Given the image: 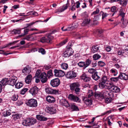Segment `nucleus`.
Listing matches in <instances>:
<instances>
[{"instance_id": "18", "label": "nucleus", "mask_w": 128, "mask_h": 128, "mask_svg": "<svg viewBox=\"0 0 128 128\" xmlns=\"http://www.w3.org/2000/svg\"><path fill=\"white\" fill-rule=\"evenodd\" d=\"M30 31V29L28 28H25L24 30V33L21 35H19L16 37V39H19V38H22L25 35L27 34Z\"/></svg>"}, {"instance_id": "6", "label": "nucleus", "mask_w": 128, "mask_h": 128, "mask_svg": "<svg viewBox=\"0 0 128 128\" xmlns=\"http://www.w3.org/2000/svg\"><path fill=\"white\" fill-rule=\"evenodd\" d=\"M26 104L27 106L33 108H36L38 106L37 100L33 98L28 100Z\"/></svg>"}, {"instance_id": "38", "label": "nucleus", "mask_w": 128, "mask_h": 128, "mask_svg": "<svg viewBox=\"0 0 128 128\" xmlns=\"http://www.w3.org/2000/svg\"><path fill=\"white\" fill-rule=\"evenodd\" d=\"M128 0H120V5L122 6L125 7L127 4Z\"/></svg>"}, {"instance_id": "51", "label": "nucleus", "mask_w": 128, "mask_h": 128, "mask_svg": "<svg viewBox=\"0 0 128 128\" xmlns=\"http://www.w3.org/2000/svg\"><path fill=\"white\" fill-rule=\"evenodd\" d=\"M18 96L16 95H13L12 97V100L13 101H16L18 99Z\"/></svg>"}, {"instance_id": "3", "label": "nucleus", "mask_w": 128, "mask_h": 128, "mask_svg": "<svg viewBox=\"0 0 128 128\" xmlns=\"http://www.w3.org/2000/svg\"><path fill=\"white\" fill-rule=\"evenodd\" d=\"M88 98H85L83 99L84 102L88 106H90L92 103V99L90 98L93 95L92 90H89L87 93Z\"/></svg>"}, {"instance_id": "30", "label": "nucleus", "mask_w": 128, "mask_h": 128, "mask_svg": "<svg viewBox=\"0 0 128 128\" xmlns=\"http://www.w3.org/2000/svg\"><path fill=\"white\" fill-rule=\"evenodd\" d=\"M18 40L17 41H14V42H13L10 43H8V44H7L4 45V46H2L0 47V48H1V49H3V48H4L7 47L9 45H11L12 44H14L16 43L17 42H18Z\"/></svg>"}, {"instance_id": "29", "label": "nucleus", "mask_w": 128, "mask_h": 128, "mask_svg": "<svg viewBox=\"0 0 128 128\" xmlns=\"http://www.w3.org/2000/svg\"><path fill=\"white\" fill-rule=\"evenodd\" d=\"M90 19L88 18L85 19L82 24V26H84L87 25L90 23Z\"/></svg>"}, {"instance_id": "16", "label": "nucleus", "mask_w": 128, "mask_h": 128, "mask_svg": "<svg viewBox=\"0 0 128 128\" xmlns=\"http://www.w3.org/2000/svg\"><path fill=\"white\" fill-rule=\"evenodd\" d=\"M46 101L49 103H54L56 101V99L53 96H48L46 98Z\"/></svg>"}, {"instance_id": "31", "label": "nucleus", "mask_w": 128, "mask_h": 128, "mask_svg": "<svg viewBox=\"0 0 128 128\" xmlns=\"http://www.w3.org/2000/svg\"><path fill=\"white\" fill-rule=\"evenodd\" d=\"M11 114V110H6L4 112L3 116L4 117H6L10 116Z\"/></svg>"}, {"instance_id": "22", "label": "nucleus", "mask_w": 128, "mask_h": 128, "mask_svg": "<svg viewBox=\"0 0 128 128\" xmlns=\"http://www.w3.org/2000/svg\"><path fill=\"white\" fill-rule=\"evenodd\" d=\"M36 118L39 120L42 121H46L47 120V118L44 117L40 115H37L36 116Z\"/></svg>"}, {"instance_id": "50", "label": "nucleus", "mask_w": 128, "mask_h": 128, "mask_svg": "<svg viewBox=\"0 0 128 128\" xmlns=\"http://www.w3.org/2000/svg\"><path fill=\"white\" fill-rule=\"evenodd\" d=\"M81 16L83 18H86L88 17V15L87 12H85L81 14Z\"/></svg>"}, {"instance_id": "8", "label": "nucleus", "mask_w": 128, "mask_h": 128, "mask_svg": "<svg viewBox=\"0 0 128 128\" xmlns=\"http://www.w3.org/2000/svg\"><path fill=\"white\" fill-rule=\"evenodd\" d=\"M126 13L123 11L121 10L120 9V17H122L121 19V22H120V27L122 28H125L126 26V20L124 19L125 15Z\"/></svg>"}, {"instance_id": "63", "label": "nucleus", "mask_w": 128, "mask_h": 128, "mask_svg": "<svg viewBox=\"0 0 128 128\" xmlns=\"http://www.w3.org/2000/svg\"><path fill=\"white\" fill-rule=\"evenodd\" d=\"M75 4L74 3V4L72 7L71 8H70V10H72V11H74L75 10L76 8Z\"/></svg>"}, {"instance_id": "57", "label": "nucleus", "mask_w": 128, "mask_h": 128, "mask_svg": "<svg viewBox=\"0 0 128 128\" xmlns=\"http://www.w3.org/2000/svg\"><path fill=\"white\" fill-rule=\"evenodd\" d=\"M32 36V34L29 35L25 37H23V39L24 40H28L29 39L31 38Z\"/></svg>"}, {"instance_id": "54", "label": "nucleus", "mask_w": 128, "mask_h": 128, "mask_svg": "<svg viewBox=\"0 0 128 128\" xmlns=\"http://www.w3.org/2000/svg\"><path fill=\"white\" fill-rule=\"evenodd\" d=\"M108 124L109 126H111L112 124V123L111 122V121L112 120V119L111 117L109 116L108 118Z\"/></svg>"}, {"instance_id": "5", "label": "nucleus", "mask_w": 128, "mask_h": 128, "mask_svg": "<svg viewBox=\"0 0 128 128\" xmlns=\"http://www.w3.org/2000/svg\"><path fill=\"white\" fill-rule=\"evenodd\" d=\"M80 86L79 83L78 82L71 84L70 85V89L72 91H74L76 94L80 91V89L79 88Z\"/></svg>"}, {"instance_id": "17", "label": "nucleus", "mask_w": 128, "mask_h": 128, "mask_svg": "<svg viewBox=\"0 0 128 128\" xmlns=\"http://www.w3.org/2000/svg\"><path fill=\"white\" fill-rule=\"evenodd\" d=\"M31 68L29 66H27L22 70L23 73L29 74L31 72Z\"/></svg>"}, {"instance_id": "33", "label": "nucleus", "mask_w": 128, "mask_h": 128, "mask_svg": "<svg viewBox=\"0 0 128 128\" xmlns=\"http://www.w3.org/2000/svg\"><path fill=\"white\" fill-rule=\"evenodd\" d=\"M13 118L15 120L20 119L21 117V114H16L12 116Z\"/></svg>"}, {"instance_id": "53", "label": "nucleus", "mask_w": 128, "mask_h": 128, "mask_svg": "<svg viewBox=\"0 0 128 128\" xmlns=\"http://www.w3.org/2000/svg\"><path fill=\"white\" fill-rule=\"evenodd\" d=\"M96 70L93 68L90 69L88 70V72L91 74H93L95 72Z\"/></svg>"}, {"instance_id": "59", "label": "nucleus", "mask_w": 128, "mask_h": 128, "mask_svg": "<svg viewBox=\"0 0 128 128\" xmlns=\"http://www.w3.org/2000/svg\"><path fill=\"white\" fill-rule=\"evenodd\" d=\"M67 42V40H63L58 44V45H59L60 46H61L65 44Z\"/></svg>"}, {"instance_id": "48", "label": "nucleus", "mask_w": 128, "mask_h": 128, "mask_svg": "<svg viewBox=\"0 0 128 128\" xmlns=\"http://www.w3.org/2000/svg\"><path fill=\"white\" fill-rule=\"evenodd\" d=\"M28 90V89L27 88H24L22 89L20 92V94L24 95L25 93H26V92H27Z\"/></svg>"}, {"instance_id": "14", "label": "nucleus", "mask_w": 128, "mask_h": 128, "mask_svg": "<svg viewBox=\"0 0 128 128\" xmlns=\"http://www.w3.org/2000/svg\"><path fill=\"white\" fill-rule=\"evenodd\" d=\"M68 98L70 100L74 102H79L80 99L78 97L72 94L69 95Z\"/></svg>"}, {"instance_id": "52", "label": "nucleus", "mask_w": 128, "mask_h": 128, "mask_svg": "<svg viewBox=\"0 0 128 128\" xmlns=\"http://www.w3.org/2000/svg\"><path fill=\"white\" fill-rule=\"evenodd\" d=\"M99 11L100 10L99 9L97 8H96V11H94L91 14V15L92 16L93 15H95L96 14H98L99 13Z\"/></svg>"}, {"instance_id": "25", "label": "nucleus", "mask_w": 128, "mask_h": 128, "mask_svg": "<svg viewBox=\"0 0 128 128\" xmlns=\"http://www.w3.org/2000/svg\"><path fill=\"white\" fill-rule=\"evenodd\" d=\"M99 50V48L97 46H92L91 49V51L93 53L98 52Z\"/></svg>"}, {"instance_id": "10", "label": "nucleus", "mask_w": 128, "mask_h": 128, "mask_svg": "<svg viewBox=\"0 0 128 128\" xmlns=\"http://www.w3.org/2000/svg\"><path fill=\"white\" fill-rule=\"evenodd\" d=\"M60 83V80L58 78H55L51 80L50 82V85L53 87L58 86Z\"/></svg>"}, {"instance_id": "26", "label": "nucleus", "mask_w": 128, "mask_h": 128, "mask_svg": "<svg viewBox=\"0 0 128 128\" xmlns=\"http://www.w3.org/2000/svg\"><path fill=\"white\" fill-rule=\"evenodd\" d=\"M48 112L51 114H53L55 113L56 112V110L52 107H48Z\"/></svg>"}, {"instance_id": "9", "label": "nucleus", "mask_w": 128, "mask_h": 128, "mask_svg": "<svg viewBox=\"0 0 128 128\" xmlns=\"http://www.w3.org/2000/svg\"><path fill=\"white\" fill-rule=\"evenodd\" d=\"M39 90V88L35 86L32 88L29 92L32 96H35L38 94Z\"/></svg>"}, {"instance_id": "44", "label": "nucleus", "mask_w": 128, "mask_h": 128, "mask_svg": "<svg viewBox=\"0 0 128 128\" xmlns=\"http://www.w3.org/2000/svg\"><path fill=\"white\" fill-rule=\"evenodd\" d=\"M30 125H32L34 124H35L36 121V119L34 118H31V119L30 118Z\"/></svg>"}, {"instance_id": "47", "label": "nucleus", "mask_w": 128, "mask_h": 128, "mask_svg": "<svg viewBox=\"0 0 128 128\" xmlns=\"http://www.w3.org/2000/svg\"><path fill=\"white\" fill-rule=\"evenodd\" d=\"M91 62V61L89 59L86 60V61L85 62V64L86 65V67H87Z\"/></svg>"}, {"instance_id": "13", "label": "nucleus", "mask_w": 128, "mask_h": 128, "mask_svg": "<svg viewBox=\"0 0 128 128\" xmlns=\"http://www.w3.org/2000/svg\"><path fill=\"white\" fill-rule=\"evenodd\" d=\"M17 80V78L15 76L11 77L9 78L8 81V84L9 85L12 86H14L16 83Z\"/></svg>"}, {"instance_id": "24", "label": "nucleus", "mask_w": 128, "mask_h": 128, "mask_svg": "<svg viewBox=\"0 0 128 128\" xmlns=\"http://www.w3.org/2000/svg\"><path fill=\"white\" fill-rule=\"evenodd\" d=\"M30 118H28L26 120H24L23 121L22 124L25 126H30Z\"/></svg>"}, {"instance_id": "46", "label": "nucleus", "mask_w": 128, "mask_h": 128, "mask_svg": "<svg viewBox=\"0 0 128 128\" xmlns=\"http://www.w3.org/2000/svg\"><path fill=\"white\" fill-rule=\"evenodd\" d=\"M53 76V74L52 72V70H50L48 72L47 76L48 78H50L51 76Z\"/></svg>"}, {"instance_id": "56", "label": "nucleus", "mask_w": 128, "mask_h": 128, "mask_svg": "<svg viewBox=\"0 0 128 128\" xmlns=\"http://www.w3.org/2000/svg\"><path fill=\"white\" fill-rule=\"evenodd\" d=\"M40 42L43 43H46L51 44L52 43V40H40Z\"/></svg>"}, {"instance_id": "60", "label": "nucleus", "mask_w": 128, "mask_h": 128, "mask_svg": "<svg viewBox=\"0 0 128 128\" xmlns=\"http://www.w3.org/2000/svg\"><path fill=\"white\" fill-rule=\"evenodd\" d=\"M52 34H50V33H49L48 35H47L46 36L50 39V40H51L53 39V37L51 35Z\"/></svg>"}, {"instance_id": "27", "label": "nucleus", "mask_w": 128, "mask_h": 128, "mask_svg": "<svg viewBox=\"0 0 128 128\" xmlns=\"http://www.w3.org/2000/svg\"><path fill=\"white\" fill-rule=\"evenodd\" d=\"M0 84H1L2 86H5L7 84H8V81L6 78L3 79L0 81Z\"/></svg>"}, {"instance_id": "40", "label": "nucleus", "mask_w": 128, "mask_h": 128, "mask_svg": "<svg viewBox=\"0 0 128 128\" xmlns=\"http://www.w3.org/2000/svg\"><path fill=\"white\" fill-rule=\"evenodd\" d=\"M70 107L71 108L72 110L73 111H78L79 110L78 107L74 104H72Z\"/></svg>"}, {"instance_id": "49", "label": "nucleus", "mask_w": 128, "mask_h": 128, "mask_svg": "<svg viewBox=\"0 0 128 128\" xmlns=\"http://www.w3.org/2000/svg\"><path fill=\"white\" fill-rule=\"evenodd\" d=\"M120 77V74L119 75L118 77L112 78H110V80L112 81L116 82L118 81V78Z\"/></svg>"}, {"instance_id": "41", "label": "nucleus", "mask_w": 128, "mask_h": 128, "mask_svg": "<svg viewBox=\"0 0 128 128\" xmlns=\"http://www.w3.org/2000/svg\"><path fill=\"white\" fill-rule=\"evenodd\" d=\"M62 68L64 70H66L68 68V65L67 64L63 63L61 64Z\"/></svg>"}, {"instance_id": "15", "label": "nucleus", "mask_w": 128, "mask_h": 128, "mask_svg": "<svg viewBox=\"0 0 128 128\" xmlns=\"http://www.w3.org/2000/svg\"><path fill=\"white\" fill-rule=\"evenodd\" d=\"M81 80H83L84 82H88L90 81V77L88 76L85 73H83L80 76Z\"/></svg>"}, {"instance_id": "34", "label": "nucleus", "mask_w": 128, "mask_h": 128, "mask_svg": "<svg viewBox=\"0 0 128 128\" xmlns=\"http://www.w3.org/2000/svg\"><path fill=\"white\" fill-rule=\"evenodd\" d=\"M21 31L20 28L16 29L13 30L12 32H13L14 34H19L20 33Z\"/></svg>"}, {"instance_id": "12", "label": "nucleus", "mask_w": 128, "mask_h": 128, "mask_svg": "<svg viewBox=\"0 0 128 128\" xmlns=\"http://www.w3.org/2000/svg\"><path fill=\"white\" fill-rule=\"evenodd\" d=\"M54 76L58 77H62L65 74L64 72L61 70L55 69L54 70Z\"/></svg>"}, {"instance_id": "2", "label": "nucleus", "mask_w": 128, "mask_h": 128, "mask_svg": "<svg viewBox=\"0 0 128 128\" xmlns=\"http://www.w3.org/2000/svg\"><path fill=\"white\" fill-rule=\"evenodd\" d=\"M35 76L37 78L40 79L42 83L46 82L47 80L46 73L45 72L41 73V71L39 70H37Z\"/></svg>"}, {"instance_id": "64", "label": "nucleus", "mask_w": 128, "mask_h": 128, "mask_svg": "<svg viewBox=\"0 0 128 128\" xmlns=\"http://www.w3.org/2000/svg\"><path fill=\"white\" fill-rule=\"evenodd\" d=\"M116 8L115 6H113L110 9L111 11L112 12H116Z\"/></svg>"}, {"instance_id": "20", "label": "nucleus", "mask_w": 128, "mask_h": 128, "mask_svg": "<svg viewBox=\"0 0 128 128\" xmlns=\"http://www.w3.org/2000/svg\"><path fill=\"white\" fill-rule=\"evenodd\" d=\"M110 95L109 93L108 92H105L104 93V94H99L100 99L101 98L102 99H103L105 97H107Z\"/></svg>"}, {"instance_id": "62", "label": "nucleus", "mask_w": 128, "mask_h": 128, "mask_svg": "<svg viewBox=\"0 0 128 128\" xmlns=\"http://www.w3.org/2000/svg\"><path fill=\"white\" fill-rule=\"evenodd\" d=\"M102 12V19H103L106 17L107 16V15H108L106 13H104L102 12Z\"/></svg>"}, {"instance_id": "7", "label": "nucleus", "mask_w": 128, "mask_h": 128, "mask_svg": "<svg viewBox=\"0 0 128 128\" xmlns=\"http://www.w3.org/2000/svg\"><path fill=\"white\" fill-rule=\"evenodd\" d=\"M74 53V51L71 47L67 48L65 51L64 52L63 56L64 58L68 57Z\"/></svg>"}, {"instance_id": "36", "label": "nucleus", "mask_w": 128, "mask_h": 128, "mask_svg": "<svg viewBox=\"0 0 128 128\" xmlns=\"http://www.w3.org/2000/svg\"><path fill=\"white\" fill-rule=\"evenodd\" d=\"M62 105L65 106L66 107H68L70 106L69 104L67 101L65 100H62Z\"/></svg>"}, {"instance_id": "19", "label": "nucleus", "mask_w": 128, "mask_h": 128, "mask_svg": "<svg viewBox=\"0 0 128 128\" xmlns=\"http://www.w3.org/2000/svg\"><path fill=\"white\" fill-rule=\"evenodd\" d=\"M68 7V6H67V4H66V6H63L62 8H59L57 10V11L55 12V13L59 14V13L67 9Z\"/></svg>"}, {"instance_id": "4", "label": "nucleus", "mask_w": 128, "mask_h": 128, "mask_svg": "<svg viewBox=\"0 0 128 128\" xmlns=\"http://www.w3.org/2000/svg\"><path fill=\"white\" fill-rule=\"evenodd\" d=\"M45 91L48 94H61L60 92L58 90H54L50 87H47L45 89Z\"/></svg>"}, {"instance_id": "23", "label": "nucleus", "mask_w": 128, "mask_h": 128, "mask_svg": "<svg viewBox=\"0 0 128 128\" xmlns=\"http://www.w3.org/2000/svg\"><path fill=\"white\" fill-rule=\"evenodd\" d=\"M98 72H96L94 73L92 75V78L96 81L98 80L100 78V77L98 74Z\"/></svg>"}, {"instance_id": "39", "label": "nucleus", "mask_w": 128, "mask_h": 128, "mask_svg": "<svg viewBox=\"0 0 128 128\" xmlns=\"http://www.w3.org/2000/svg\"><path fill=\"white\" fill-rule=\"evenodd\" d=\"M103 32V30H102L97 29L96 30V32L98 34V36L99 37H102V34Z\"/></svg>"}, {"instance_id": "42", "label": "nucleus", "mask_w": 128, "mask_h": 128, "mask_svg": "<svg viewBox=\"0 0 128 128\" xmlns=\"http://www.w3.org/2000/svg\"><path fill=\"white\" fill-rule=\"evenodd\" d=\"M101 56L97 54L94 55L93 56V58L94 60H97L101 58Z\"/></svg>"}, {"instance_id": "32", "label": "nucleus", "mask_w": 128, "mask_h": 128, "mask_svg": "<svg viewBox=\"0 0 128 128\" xmlns=\"http://www.w3.org/2000/svg\"><path fill=\"white\" fill-rule=\"evenodd\" d=\"M120 78L126 80L128 79V75L125 74H122L120 72Z\"/></svg>"}, {"instance_id": "61", "label": "nucleus", "mask_w": 128, "mask_h": 128, "mask_svg": "<svg viewBox=\"0 0 128 128\" xmlns=\"http://www.w3.org/2000/svg\"><path fill=\"white\" fill-rule=\"evenodd\" d=\"M99 15H96L94 16V20L95 21H96L98 20L99 19Z\"/></svg>"}, {"instance_id": "21", "label": "nucleus", "mask_w": 128, "mask_h": 128, "mask_svg": "<svg viewBox=\"0 0 128 128\" xmlns=\"http://www.w3.org/2000/svg\"><path fill=\"white\" fill-rule=\"evenodd\" d=\"M32 76L30 74L25 79V82L27 84H29L31 82Z\"/></svg>"}, {"instance_id": "43", "label": "nucleus", "mask_w": 128, "mask_h": 128, "mask_svg": "<svg viewBox=\"0 0 128 128\" xmlns=\"http://www.w3.org/2000/svg\"><path fill=\"white\" fill-rule=\"evenodd\" d=\"M23 85V84L21 82H17L15 85V86L16 88H20Z\"/></svg>"}, {"instance_id": "35", "label": "nucleus", "mask_w": 128, "mask_h": 128, "mask_svg": "<svg viewBox=\"0 0 128 128\" xmlns=\"http://www.w3.org/2000/svg\"><path fill=\"white\" fill-rule=\"evenodd\" d=\"M104 98L105 102L107 104L110 103L112 100V98L110 97H105Z\"/></svg>"}, {"instance_id": "45", "label": "nucleus", "mask_w": 128, "mask_h": 128, "mask_svg": "<svg viewBox=\"0 0 128 128\" xmlns=\"http://www.w3.org/2000/svg\"><path fill=\"white\" fill-rule=\"evenodd\" d=\"M98 64L99 66L101 67H103L106 65V64L104 62L101 61L98 62Z\"/></svg>"}, {"instance_id": "1", "label": "nucleus", "mask_w": 128, "mask_h": 128, "mask_svg": "<svg viewBox=\"0 0 128 128\" xmlns=\"http://www.w3.org/2000/svg\"><path fill=\"white\" fill-rule=\"evenodd\" d=\"M99 87L101 89L108 88L112 89L114 86L113 84L109 82L106 76H103L99 80Z\"/></svg>"}, {"instance_id": "58", "label": "nucleus", "mask_w": 128, "mask_h": 128, "mask_svg": "<svg viewBox=\"0 0 128 128\" xmlns=\"http://www.w3.org/2000/svg\"><path fill=\"white\" fill-rule=\"evenodd\" d=\"M110 71L113 74L114 76H116V75L117 72L114 69H112Z\"/></svg>"}, {"instance_id": "55", "label": "nucleus", "mask_w": 128, "mask_h": 128, "mask_svg": "<svg viewBox=\"0 0 128 128\" xmlns=\"http://www.w3.org/2000/svg\"><path fill=\"white\" fill-rule=\"evenodd\" d=\"M38 52H39L41 53L42 54H45L46 53L44 50L42 48L39 49Z\"/></svg>"}, {"instance_id": "28", "label": "nucleus", "mask_w": 128, "mask_h": 128, "mask_svg": "<svg viewBox=\"0 0 128 128\" xmlns=\"http://www.w3.org/2000/svg\"><path fill=\"white\" fill-rule=\"evenodd\" d=\"M111 90L113 92H118L120 91V89L117 86H114Z\"/></svg>"}, {"instance_id": "11", "label": "nucleus", "mask_w": 128, "mask_h": 128, "mask_svg": "<svg viewBox=\"0 0 128 128\" xmlns=\"http://www.w3.org/2000/svg\"><path fill=\"white\" fill-rule=\"evenodd\" d=\"M66 76L68 78H73L76 76V73L73 71H70L66 73Z\"/></svg>"}, {"instance_id": "37", "label": "nucleus", "mask_w": 128, "mask_h": 128, "mask_svg": "<svg viewBox=\"0 0 128 128\" xmlns=\"http://www.w3.org/2000/svg\"><path fill=\"white\" fill-rule=\"evenodd\" d=\"M78 65L80 67H83V68H86V67L85 62L82 61L80 62L78 64Z\"/></svg>"}]
</instances>
